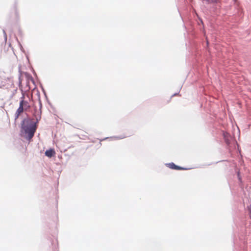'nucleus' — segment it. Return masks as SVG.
I'll return each instance as SVG.
<instances>
[{
	"mask_svg": "<svg viewBox=\"0 0 251 251\" xmlns=\"http://www.w3.org/2000/svg\"><path fill=\"white\" fill-rule=\"evenodd\" d=\"M33 116L35 119V121L33 119L27 117L24 119L21 123V128L25 133L27 134L26 139L28 140L31 139L34 136L37 128V124L41 119V111H37V108H35Z\"/></svg>",
	"mask_w": 251,
	"mask_h": 251,
	"instance_id": "f257e3e1",
	"label": "nucleus"
},
{
	"mask_svg": "<svg viewBox=\"0 0 251 251\" xmlns=\"http://www.w3.org/2000/svg\"><path fill=\"white\" fill-rule=\"evenodd\" d=\"M166 165L170 168H171L172 169H174V170H187L188 169L186 168H184V167H182L177 166V165H176L175 163H174L173 162L166 164Z\"/></svg>",
	"mask_w": 251,
	"mask_h": 251,
	"instance_id": "f03ea898",
	"label": "nucleus"
},
{
	"mask_svg": "<svg viewBox=\"0 0 251 251\" xmlns=\"http://www.w3.org/2000/svg\"><path fill=\"white\" fill-rule=\"evenodd\" d=\"M45 154L46 156L51 158L55 154V152L53 149H50L45 151Z\"/></svg>",
	"mask_w": 251,
	"mask_h": 251,
	"instance_id": "7ed1b4c3",
	"label": "nucleus"
},
{
	"mask_svg": "<svg viewBox=\"0 0 251 251\" xmlns=\"http://www.w3.org/2000/svg\"><path fill=\"white\" fill-rule=\"evenodd\" d=\"M223 135L226 144L228 146L230 144L229 134L226 132H224L223 133Z\"/></svg>",
	"mask_w": 251,
	"mask_h": 251,
	"instance_id": "20e7f679",
	"label": "nucleus"
},
{
	"mask_svg": "<svg viewBox=\"0 0 251 251\" xmlns=\"http://www.w3.org/2000/svg\"><path fill=\"white\" fill-rule=\"evenodd\" d=\"M126 136H124V135L116 136H113L112 137H106V138L103 139V140H104L105 139H109V138H114L116 140H119V139H124V138H126ZM101 141H102V140Z\"/></svg>",
	"mask_w": 251,
	"mask_h": 251,
	"instance_id": "39448f33",
	"label": "nucleus"
},
{
	"mask_svg": "<svg viewBox=\"0 0 251 251\" xmlns=\"http://www.w3.org/2000/svg\"><path fill=\"white\" fill-rule=\"evenodd\" d=\"M202 2L205 4H209L213 3H217L219 0H201Z\"/></svg>",
	"mask_w": 251,
	"mask_h": 251,
	"instance_id": "423d86ee",
	"label": "nucleus"
},
{
	"mask_svg": "<svg viewBox=\"0 0 251 251\" xmlns=\"http://www.w3.org/2000/svg\"><path fill=\"white\" fill-rule=\"evenodd\" d=\"M21 99L22 100H20V104H19L20 107H24V103H25V105L28 104V102L27 101L24 100V95H23V96L21 98Z\"/></svg>",
	"mask_w": 251,
	"mask_h": 251,
	"instance_id": "0eeeda50",
	"label": "nucleus"
},
{
	"mask_svg": "<svg viewBox=\"0 0 251 251\" xmlns=\"http://www.w3.org/2000/svg\"><path fill=\"white\" fill-rule=\"evenodd\" d=\"M24 111V107H19V108L17 109L16 112L18 113V114H20Z\"/></svg>",
	"mask_w": 251,
	"mask_h": 251,
	"instance_id": "6e6552de",
	"label": "nucleus"
},
{
	"mask_svg": "<svg viewBox=\"0 0 251 251\" xmlns=\"http://www.w3.org/2000/svg\"><path fill=\"white\" fill-rule=\"evenodd\" d=\"M39 105H40V109L39 110H37V111H41V108H42V102H41V101L40 100V99H39Z\"/></svg>",
	"mask_w": 251,
	"mask_h": 251,
	"instance_id": "1a4fd4ad",
	"label": "nucleus"
},
{
	"mask_svg": "<svg viewBox=\"0 0 251 251\" xmlns=\"http://www.w3.org/2000/svg\"><path fill=\"white\" fill-rule=\"evenodd\" d=\"M20 114H18V113H17V112H16L15 114V120H16L19 116Z\"/></svg>",
	"mask_w": 251,
	"mask_h": 251,
	"instance_id": "9d476101",
	"label": "nucleus"
},
{
	"mask_svg": "<svg viewBox=\"0 0 251 251\" xmlns=\"http://www.w3.org/2000/svg\"><path fill=\"white\" fill-rule=\"evenodd\" d=\"M237 176H238V178L240 182H241V176H240V172H238L237 173Z\"/></svg>",
	"mask_w": 251,
	"mask_h": 251,
	"instance_id": "9b49d317",
	"label": "nucleus"
},
{
	"mask_svg": "<svg viewBox=\"0 0 251 251\" xmlns=\"http://www.w3.org/2000/svg\"><path fill=\"white\" fill-rule=\"evenodd\" d=\"M3 34H4L5 40H7V36H6V34L5 31L4 29H3Z\"/></svg>",
	"mask_w": 251,
	"mask_h": 251,
	"instance_id": "f8f14e48",
	"label": "nucleus"
},
{
	"mask_svg": "<svg viewBox=\"0 0 251 251\" xmlns=\"http://www.w3.org/2000/svg\"><path fill=\"white\" fill-rule=\"evenodd\" d=\"M3 34H4L5 40H7V36H6V34L5 31L4 29H3Z\"/></svg>",
	"mask_w": 251,
	"mask_h": 251,
	"instance_id": "ddd939ff",
	"label": "nucleus"
},
{
	"mask_svg": "<svg viewBox=\"0 0 251 251\" xmlns=\"http://www.w3.org/2000/svg\"><path fill=\"white\" fill-rule=\"evenodd\" d=\"M238 13L240 16H241L243 13V10L241 9H239Z\"/></svg>",
	"mask_w": 251,
	"mask_h": 251,
	"instance_id": "4468645a",
	"label": "nucleus"
},
{
	"mask_svg": "<svg viewBox=\"0 0 251 251\" xmlns=\"http://www.w3.org/2000/svg\"><path fill=\"white\" fill-rule=\"evenodd\" d=\"M248 209L250 213V216L251 218V204L248 207Z\"/></svg>",
	"mask_w": 251,
	"mask_h": 251,
	"instance_id": "2eb2a0df",
	"label": "nucleus"
},
{
	"mask_svg": "<svg viewBox=\"0 0 251 251\" xmlns=\"http://www.w3.org/2000/svg\"><path fill=\"white\" fill-rule=\"evenodd\" d=\"M42 91H43V93H44V95L45 96V97H47V95H46V92H45V90L44 89V88H42Z\"/></svg>",
	"mask_w": 251,
	"mask_h": 251,
	"instance_id": "dca6fc26",
	"label": "nucleus"
},
{
	"mask_svg": "<svg viewBox=\"0 0 251 251\" xmlns=\"http://www.w3.org/2000/svg\"><path fill=\"white\" fill-rule=\"evenodd\" d=\"M178 94H179V92L175 93L173 95H172V97H174V96H176V95H178Z\"/></svg>",
	"mask_w": 251,
	"mask_h": 251,
	"instance_id": "f3484780",
	"label": "nucleus"
},
{
	"mask_svg": "<svg viewBox=\"0 0 251 251\" xmlns=\"http://www.w3.org/2000/svg\"><path fill=\"white\" fill-rule=\"evenodd\" d=\"M19 45L20 46L21 50H22L23 49V48L22 45L19 42Z\"/></svg>",
	"mask_w": 251,
	"mask_h": 251,
	"instance_id": "a211bd4d",
	"label": "nucleus"
},
{
	"mask_svg": "<svg viewBox=\"0 0 251 251\" xmlns=\"http://www.w3.org/2000/svg\"><path fill=\"white\" fill-rule=\"evenodd\" d=\"M200 23L201 24H203V22H202V20L201 19H200Z\"/></svg>",
	"mask_w": 251,
	"mask_h": 251,
	"instance_id": "6ab92c4d",
	"label": "nucleus"
},
{
	"mask_svg": "<svg viewBox=\"0 0 251 251\" xmlns=\"http://www.w3.org/2000/svg\"><path fill=\"white\" fill-rule=\"evenodd\" d=\"M24 106H27V107H29V105H28V104L27 105H25V103H24Z\"/></svg>",
	"mask_w": 251,
	"mask_h": 251,
	"instance_id": "aec40b11",
	"label": "nucleus"
}]
</instances>
